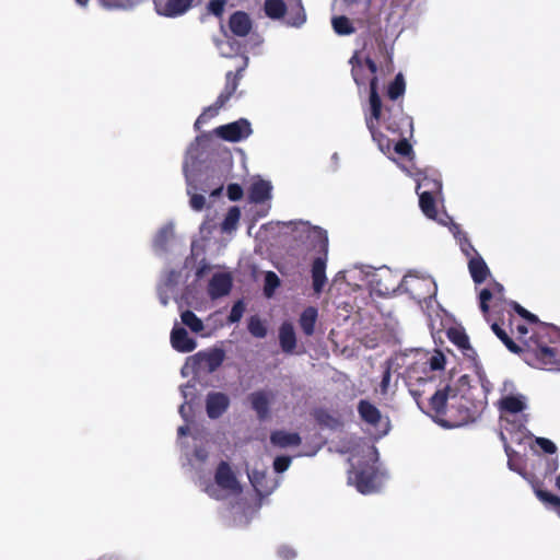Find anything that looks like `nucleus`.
<instances>
[{
    "label": "nucleus",
    "instance_id": "40",
    "mask_svg": "<svg viewBox=\"0 0 560 560\" xmlns=\"http://www.w3.org/2000/svg\"><path fill=\"white\" fill-rule=\"evenodd\" d=\"M492 292L489 289H482L479 293V307L485 315V317L489 314V302L492 299Z\"/></svg>",
    "mask_w": 560,
    "mask_h": 560
},
{
    "label": "nucleus",
    "instance_id": "51",
    "mask_svg": "<svg viewBox=\"0 0 560 560\" xmlns=\"http://www.w3.org/2000/svg\"><path fill=\"white\" fill-rule=\"evenodd\" d=\"M187 409L188 411H190V407H187V404H182L180 407H179V413L180 416L186 420L188 421V412H187Z\"/></svg>",
    "mask_w": 560,
    "mask_h": 560
},
{
    "label": "nucleus",
    "instance_id": "19",
    "mask_svg": "<svg viewBox=\"0 0 560 560\" xmlns=\"http://www.w3.org/2000/svg\"><path fill=\"white\" fill-rule=\"evenodd\" d=\"M448 339L456 345L466 357L472 358L476 352L469 343L466 332L458 328H450L447 331Z\"/></svg>",
    "mask_w": 560,
    "mask_h": 560
},
{
    "label": "nucleus",
    "instance_id": "63",
    "mask_svg": "<svg viewBox=\"0 0 560 560\" xmlns=\"http://www.w3.org/2000/svg\"><path fill=\"white\" fill-rule=\"evenodd\" d=\"M509 466H510L511 469L515 470L511 459H509Z\"/></svg>",
    "mask_w": 560,
    "mask_h": 560
},
{
    "label": "nucleus",
    "instance_id": "42",
    "mask_svg": "<svg viewBox=\"0 0 560 560\" xmlns=\"http://www.w3.org/2000/svg\"><path fill=\"white\" fill-rule=\"evenodd\" d=\"M190 196V207L196 211H201L206 205V198L203 195L191 194L190 189L187 190Z\"/></svg>",
    "mask_w": 560,
    "mask_h": 560
},
{
    "label": "nucleus",
    "instance_id": "54",
    "mask_svg": "<svg viewBox=\"0 0 560 560\" xmlns=\"http://www.w3.org/2000/svg\"><path fill=\"white\" fill-rule=\"evenodd\" d=\"M207 269H209V267L207 265H203L200 268H198L197 277H202V275L206 272Z\"/></svg>",
    "mask_w": 560,
    "mask_h": 560
},
{
    "label": "nucleus",
    "instance_id": "45",
    "mask_svg": "<svg viewBox=\"0 0 560 560\" xmlns=\"http://www.w3.org/2000/svg\"><path fill=\"white\" fill-rule=\"evenodd\" d=\"M224 0H210L208 3V9L215 16H221L224 11Z\"/></svg>",
    "mask_w": 560,
    "mask_h": 560
},
{
    "label": "nucleus",
    "instance_id": "37",
    "mask_svg": "<svg viewBox=\"0 0 560 560\" xmlns=\"http://www.w3.org/2000/svg\"><path fill=\"white\" fill-rule=\"evenodd\" d=\"M408 137H400L394 147L395 152L401 156H409L412 153V147L408 141Z\"/></svg>",
    "mask_w": 560,
    "mask_h": 560
},
{
    "label": "nucleus",
    "instance_id": "18",
    "mask_svg": "<svg viewBox=\"0 0 560 560\" xmlns=\"http://www.w3.org/2000/svg\"><path fill=\"white\" fill-rule=\"evenodd\" d=\"M358 413L364 422L373 427H377L382 419V413L378 408L366 399L359 401Z\"/></svg>",
    "mask_w": 560,
    "mask_h": 560
},
{
    "label": "nucleus",
    "instance_id": "58",
    "mask_svg": "<svg viewBox=\"0 0 560 560\" xmlns=\"http://www.w3.org/2000/svg\"><path fill=\"white\" fill-rule=\"evenodd\" d=\"M556 487L560 490V475L556 479Z\"/></svg>",
    "mask_w": 560,
    "mask_h": 560
},
{
    "label": "nucleus",
    "instance_id": "11",
    "mask_svg": "<svg viewBox=\"0 0 560 560\" xmlns=\"http://www.w3.org/2000/svg\"><path fill=\"white\" fill-rule=\"evenodd\" d=\"M194 0H167L164 3L154 2L159 15L176 18L186 13L192 7Z\"/></svg>",
    "mask_w": 560,
    "mask_h": 560
},
{
    "label": "nucleus",
    "instance_id": "60",
    "mask_svg": "<svg viewBox=\"0 0 560 560\" xmlns=\"http://www.w3.org/2000/svg\"><path fill=\"white\" fill-rule=\"evenodd\" d=\"M77 1H78V3H80L81 5H85V4L89 2V0H77Z\"/></svg>",
    "mask_w": 560,
    "mask_h": 560
},
{
    "label": "nucleus",
    "instance_id": "48",
    "mask_svg": "<svg viewBox=\"0 0 560 560\" xmlns=\"http://www.w3.org/2000/svg\"><path fill=\"white\" fill-rule=\"evenodd\" d=\"M390 366H386V369L384 370L383 372V375H382V381H381V389L383 393H386L387 392V388H388V385H389V382H390Z\"/></svg>",
    "mask_w": 560,
    "mask_h": 560
},
{
    "label": "nucleus",
    "instance_id": "27",
    "mask_svg": "<svg viewBox=\"0 0 560 560\" xmlns=\"http://www.w3.org/2000/svg\"><path fill=\"white\" fill-rule=\"evenodd\" d=\"M406 83L401 73L396 74L395 79L388 84L386 96L390 101H397L405 94Z\"/></svg>",
    "mask_w": 560,
    "mask_h": 560
},
{
    "label": "nucleus",
    "instance_id": "43",
    "mask_svg": "<svg viewBox=\"0 0 560 560\" xmlns=\"http://www.w3.org/2000/svg\"><path fill=\"white\" fill-rule=\"evenodd\" d=\"M536 444L547 454H555L557 452L556 444L546 438H537Z\"/></svg>",
    "mask_w": 560,
    "mask_h": 560
},
{
    "label": "nucleus",
    "instance_id": "10",
    "mask_svg": "<svg viewBox=\"0 0 560 560\" xmlns=\"http://www.w3.org/2000/svg\"><path fill=\"white\" fill-rule=\"evenodd\" d=\"M230 406V398L221 392H210L206 398V411L210 419L220 418Z\"/></svg>",
    "mask_w": 560,
    "mask_h": 560
},
{
    "label": "nucleus",
    "instance_id": "39",
    "mask_svg": "<svg viewBox=\"0 0 560 560\" xmlns=\"http://www.w3.org/2000/svg\"><path fill=\"white\" fill-rule=\"evenodd\" d=\"M244 311H245V305H244L243 301L240 300V301L235 302L234 305L232 306L230 315L228 317L229 323L233 324V323L240 322L244 314Z\"/></svg>",
    "mask_w": 560,
    "mask_h": 560
},
{
    "label": "nucleus",
    "instance_id": "21",
    "mask_svg": "<svg viewBox=\"0 0 560 560\" xmlns=\"http://www.w3.org/2000/svg\"><path fill=\"white\" fill-rule=\"evenodd\" d=\"M271 185L267 180L255 182L249 188V199L255 203H264L271 198Z\"/></svg>",
    "mask_w": 560,
    "mask_h": 560
},
{
    "label": "nucleus",
    "instance_id": "61",
    "mask_svg": "<svg viewBox=\"0 0 560 560\" xmlns=\"http://www.w3.org/2000/svg\"><path fill=\"white\" fill-rule=\"evenodd\" d=\"M429 184V180L428 179H424L421 184H419L418 188H420L421 186L423 185H428Z\"/></svg>",
    "mask_w": 560,
    "mask_h": 560
},
{
    "label": "nucleus",
    "instance_id": "55",
    "mask_svg": "<svg viewBox=\"0 0 560 560\" xmlns=\"http://www.w3.org/2000/svg\"><path fill=\"white\" fill-rule=\"evenodd\" d=\"M558 354L560 355V351L558 350ZM545 370H560V363L558 365H555L552 368H544Z\"/></svg>",
    "mask_w": 560,
    "mask_h": 560
},
{
    "label": "nucleus",
    "instance_id": "64",
    "mask_svg": "<svg viewBox=\"0 0 560 560\" xmlns=\"http://www.w3.org/2000/svg\"><path fill=\"white\" fill-rule=\"evenodd\" d=\"M510 328H511V332H514V328H513V323H512V320H510Z\"/></svg>",
    "mask_w": 560,
    "mask_h": 560
},
{
    "label": "nucleus",
    "instance_id": "3",
    "mask_svg": "<svg viewBox=\"0 0 560 560\" xmlns=\"http://www.w3.org/2000/svg\"><path fill=\"white\" fill-rule=\"evenodd\" d=\"M304 232L306 233L307 240L311 241L313 247L317 249L318 256L313 260L312 264V281H313V290L315 293L319 294L326 282V265H327V255H328V236L327 232L318 226H310L306 223H303Z\"/></svg>",
    "mask_w": 560,
    "mask_h": 560
},
{
    "label": "nucleus",
    "instance_id": "56",
    "mask_svg": "<svg viewBox=\"0 0 560 560\" xmlns=\"http://www.w3.org/2000/svg\"><path fill=\"white\" fill-rule=\"evenodd\" d=\"M556 469H557V460L555 459V460H552V465H551V467H550L549 471H550V472H552V471H555Z\"/></svg>",
    "mask_w": 560,
    "mask_h": 560
},
{
    "label": "nucleus",
    "instance_id": "26",
    "mask_svg": "<svg viewBox=\"0 0 560 560\" xmlns=\"http://www.w3.org/2000/svg\"><path fill=\"white\" fill-rule=\"evenodd\" d=\"M419 206L422 212L429 219H435L438 215L435 198L433 191H421L419 192Z\"/></svg>",
    "mask_w": 560,
    "mask_h": 560
},
{
    "label": "nucleus",
    "instance_id": "14",
    "mask_svg": "<svg viewBox=\"0 0 560 560\" xmlns=\"http://www.w3.org/2000/svg\"><path fill=\"white\" fill-rule=\"evenodd\" d=\"M172 347L183 353L191 352L196 349L197 342L188 336L183 327H174L171 331Z\"/></svg>",
    "mask_w": 560,
    "mask_h": 560
},
{
    "label": "nucleus",
    "instance_id": "49",
    "mask_svg": "<svg viewBox=\"0 0 560 560\" xmlns=\"http://www.w3.org/2000/svg\"><path fill=\"white\" fill-rule=\"evenodd\" d=\"M167 237H168V231L166 229H163L159 232L155 243L162 245L167 241Z\"/></svg>",
    "mask_w": 560,
    "mask_h": 560
},
{
    "label": "nucleus",
    "instance_id": "22",
    "mask_svg": "<svg viewBox=\"0 0 560 560\" xmlns=\"http://www.w3.org/2000/svg\"><path fill=\"white\" fill-rule=\"evenodd\" d=\"M317 317L318 311L314 306H307L301 313L299 325L305 336H312L314 334Z\"/></svg>",
    "mask_w": 560,
    "mask_h": 560
},
{
    "label": "nucleus",
    "instance_id": "52",
    "mask_svg": "<svg viewBox=\"0 0 560 560\" xmlns=\"http://www.w3.org/2000/svg\"><path fill=\"white\" fill-rule=\"evenodd\" d=\"M188 432H189V428H188V425H182V427H179V428H178V430H177V434H178L179 436H185V435H187V434H188Z\"/></svg>",
    "mask_w": 560,
    "mask_h": 560
},
{
    "label": "nucleus",
    "instance_id": "6",
    "mask_svg": "<svg viewBox=\"0 0 560 560\" xmlns=\"http://www.w3.org/2000/svg\"><path fill=\"white\" fill-rule=\"evenodd\" d=\"M385 128L399 136H412L413 122L412 118L404 113L402 103L385 105L382 119Z\"/></svg>",
    "mask_w": 560,
    "mask_h": 560
},
{
    "label": "nucleus",
    "instance_id": "59",
    "mask_svg": "<svg viewBox=\"0 0 560 560\" xmlns=\"http://www.w3.org/2000/svg\"><path fill=\"white\" fill-rule=\"evenodd\" d=\"M488 385H489V382H488V381H486V382H483V381H482V387H483L486 390H489Z\"/></svg>",
    "mask_w": 560,
    "mask_h": 560
},
{
    "label": "nucleus",
    "instance_id": "62",
    "mask_svg": "<svg viewBox=\"0 0 560 560\" xmlns=\"http://www.w3.org/2000/svg\"><path fill=\"white\" fill-rule=\"evenodd\" d=\"M432 184L434 185V187H435L438 190L441 188L440 183H438V182H433Z\"/></svg>",
    "mask_w": 560,
    "mask_h": 560
},
{
    "label": "nucleus",
    "instance_id": "33",
    "mask_svg": "<svg viewBox=\"0 0 560 560\" xmlns=\"http://www.w3.org/2000/svg\"><path fill=\"white\" fill-rule=\"evenodd\" d=\"M180 318L183 324L189 327L191 331L198 334L203 330L202 320L192 311L186 310L182 313Z\"/></svg>",
    "mask_w": 560,
    "mask_h": 560
},
{
    "label": "nucleus",
    "instance_id": "38",
    "mask_svg": "<svg viewBox=\"0 0 560 560\" xmlns=\"http://www.w3.org/2000/svg\"><path fill=\"white\" fill-rule=\"evenodd\" d=\"M430 371H440L444 369L445 357L441 351H435L433 355L428 360Z\"/></svg>",
    "mask_w": 560,
    "mask_h": 560
},
{
    "label": "nucleus",
    "instance_id": "29",
    "mask_svg": "<svg viewBox=\"0 0 560 560\" xmlns=\"http://www.w3.org/2000/svg\"><path fill=\"white\" fill-rule=\"evenodd\" d=\"M500 408L510 413H518L525 409V402L521 397L509 395L500 400Z\"/></svg>",
    "mask_w": 560,
    "mask_h": 560
},
{
    "label": "nucleus",
    "instance_id": "15",
    "mask_svg": "<svg viewBox=\"0 0 560 560\" xmlns=\"http://www.w3.org/2000/svg\"><path fill=\"white\" fill-rule=\"evenodd\" d=\"M229 27L231 32L238 36H246L252 30V21L249 15L243 11H236L229 19Z\"/></svg>",
    "mask_w": 560,
    "mask_h": 560
},
{
    "label": "nucleus",
    "instance_id": "5",
    "mask_svg": "<svg viewBox=\"0 0 560 560\" xmlns=\"http://www.w3.org/2000/svg\"><path fill=\"white\" fill-rule=\"evenodd\" d=\"M382 119V100L378 94V79L373 78L370 82L369 113H365V125L374 141L381 150L389 149V139L377 130Z\"/></svg>",
    "mask_w": 560,
    "mask_h": 560
},
{
    "label": "nucleus",
    "instance_id": "53",
    "mask_svg": "<svg viewBox=\"0 0 560 560\" xmlns=\"http://www.w3.org/2000/svg\"><path fill=\"white\" fill-rule=\"evenodd\" d=\"M206 491H207V493H208L211 498H214V499H217V500H219V499H220V495H219V494H217V491H215L214 489H212V487H208V488L206 489Z\"/></svg>",
    "mask_w": 560,
    "mask_h": 560
},
{
    "label": "nucleus",
    "instance_id": "32",
    "mask_svg": "<svg viewBox=\"0 0 560 560\" xmlns=\"http://www.w3.org/2000/svg\"><path fill=\"white\" fill-rule=\"evenodd\" d=\"M334 31L338 35H350L354 33L355 28L352 26L350 20L345 15L335 16L331 21Z\"/></svg>",
    "mask_w": 560,
    "mask_h": 560
},
{
    "label": "nucleus",
    "instance_id": "23",
    "mask_svg": "<svg viewBox=\"0 0 560 560\" xmlns=\"http://www.w3.org/2000/svg\"><path fill=\"white\" fill-rule=\"evenodd\" d=\"M468 268L474 282L477 284L485 282L490 275L486 261L480 256L471 258Z\"/></svg>",
    "mask_w": 560,
    "mask_h": 560
},
{
    "label": "nucleus",
    "instance_id": "47",
    "mask_svg": "<svg viewBox=\"0 0 560 560\" xmlns=\"http://www.w3.org/2000/svg\"><path fill=\"white\" fill-rule=\"evenodd\" d=\"M363 63H364V67H366V69L369 70V72L372 74V78L369 80V83L371 82V80L373 78H376V72H377V65L376 62L370 58V57H366L364 60H363Z\"/></svg>",
    "mask_w": 560,
    "mask_h": 560
},
{
    "label": "nucleus",
    "instance_id": "34",
    "mask_svg": "<svg viewBox=\"0 0 560 560\" xmlns=\"http://www.w3.org/2000/svg\"><path fill=\"white\" fill-rule=\"evenodd\" d=\"M248 331L256 338H265L267 336V327L257 315H253L248 319Z\"/></svg>",
    "mask_w": 560,
    "mask_h": 560
},
{
    "label": "nucleus",
    "instance_id": "25",
    "mask_svg": "<svg viewBox=\"0 0 560 560\" xmlns=\"http://www.w3.org/2000/svg\"><path fill=\"white\" fill-rule=\"evenodd\" d=\"M491 329L512 353H522L524 355L525 348L520 347L499 323H492Z\"/></svg>",
    "mask_w": 560,
    "mask_h": 560
},
{
    "label": "nucleus",
    "instance_id": "41",
    "mask_svg": "<svg viewBox=\"0 0 560 560\" xmlns=\"http://www.w3.org/2000/svg\"><path fill=\"white\" fill-rule=\"evenodd\" d=\"M291 464V457L290 456H277L273 460V469L276 472L281 474L284 472Z\"/></svg>",
    "mask_w": 560,
    "mask_h": 560
},
{
    "label": "nucleus",
    "instance_id": "7",
    "mask_svg": "<svg viewBox=\"0 0 560 560\" xmlns=\"http://www.w3.org/2000/svg\"><path fill=\"white\" fill-rule=\"evenodd\" d=\"M377 474L374 464L361 462L349 470L348 482L353 485L360 493L369 494L375 492L378 488Z\"/></svg>",
    "mask_w": 560,
    "mask_h": 560
},
{
    "label": "nucleus",
    "instance_id": "31",
    "mask_svg": "<svg viewBox=\"0 0 560 560\" xmlns=\"http://www.w3.org/2000/svg\"><path fill=\"white\" fill-rule=\"evenodd\" d=\"M241 218V210L237 207H231L221 224L222 232L230 233L237 228Z\"/></svg>",
    "mask_w": 560,
    "mask_h": 560
},
{
    "label": "nucleus",
    "instance_id": "20",
    "mask_svg": "<svg viewBox=\"0 0 560 560\" xmlns=\"http://www.w3.org/2000/svg\"><path fill=\"white\" fill-rule=\"evenodd\" d=\"M270 442L279 447H288L299 446L302 440L299 433L277 430L270 434Z\"/></svg>",
    "mask_w": 560,
    "mask_h": 560
},
{
    "label": "nucleus",
    "instance_id": "9",
    "mask_svg": "<svg viewBox=\"0 0 560 560\" xmlns=\"http://www.w3.org/2000/svg\"><path fill=\"white\" fill-rule=\"evenodd\" d=\"M215 483L223 490L232 493L242 491L241 485L228 462H220L214 474Z\"/></svg>",
    "mask_w": 560,
    "mask_h": 560
},
{
    "label": "nucleus",
    "instance_id": "2",
    "mask_svg": "<svg viewBox=\"0 0 560 560\" xmlns=\"http://www.w3.org/2000/svg\"><path fill=\"white\" fill-rule=\"evenodd\" d=\"M510 305L522 318L530 324L538 325L537 330L529 340L524 341V361L533 368H552L558 365L560 363L558 349L550 345L560 343V328L551 324L541 323L535 314L515 301H512Z\"/></svg>",
    "mask_w": 560,
    "mask_h": 560
},
{
    "label": "nucleus",
    "instance_id": "50",
    "mask_svg": "<svg viewBox=\"0 0 560 560\" xmlns=\"http://www.w3.org/2000/svg\"><path fill=\"white\" fill-rule=\"evenodd\" d=\"M515 330L518 335L517 338L521 340L528 334V329L524 324H516Z\"/></svg>",
    "mask_w": 560,
    "mask_h": 560
},
{
    "label": "nucleus",
    "instance_id": "30",
    "mask_svg": "<svg viewBox=\"0 0 560 560\" xmlns=\"http://www.w3.org/2000/svg\"><path fill=\"white\" fill-rule=\"evenodd\" d=\"M306 20V14L302 5L301 0H298L296 4L291 7L288 14V25L299 27Z\"/></svg>",
    "mask_w": 560,
    "mask_h": 560
},
{
    "label": "nucleus",
    "instance_id": "4",
    "mask_svg": "<svg viewBox=\"0 0 560 560\" xmlns=\"http://www.w3.org/2000/svg\"><path fill=\"white\" fill-rule=\"evenodd\" d=\"M248 65V58L244 57L242 66H240L236 71H228L225 74V85L223 91L219 94L215 102L208 106L197 118L195 121V128L199 129L201 124H206L209 118L218 115L219 110L231 100V97L235 94L240 81L243 78L244 71Z\"/></svg>",
    "mask_w": 560,
    "mask_h": 560
},
{
    "label": "nucleus",
    "instance_id": "24",
    "mask_svg": "<svg viewBox=\"0 0 560 560\" xmlns=\"http://www.w3.org/2000/svg\"><path fill=\"white\" fill-rule=\"evenodd\" d=\"M349 63L351 65V75L354 83L358 85V88L365 86L368 82L366 69L358 52H354V55L350 58Z\"/></svg>",
    "mask_w": 560,
    "mask_h": 560
},
{
    "label": "nucleus",
    "instance_id": "13",
    "mask_svg": "<svg viewBox=\"0 0 560 560\" xmlns=\"http://www.w3.org/2000/svg\"><path fill=\"white\" fill-rule=\"evenodd\" d=\"M248 399L257 418L260 421L267 420L270 416V394L265 390H256L248 396Z\"/></svg>",
    "mask_w": 560,
    "mask_h": 560
},
{
    "label": "nucleus",
    "instance_id": "16",
    "mask_svg": "<svg viewBox=\"0 0 560 560\" xmlns=\"http://www.w3.org/2000/svg\"><path fill=\"white\" fill-rule=\"evenodd\" d=\"M198 360L205 364L208 372L217 371L225 359V352L221 348H213L209 351H200L196 354Z\"/></svg>",
    "mask_w": 560,
    "mask_h": 560
},
{
    "label": "nucleus",
    "instance_id": "17",
    "mask_svg": "<svg viewBox=\"0 0 560 560\" xmlns=\"http://www.w3.org/2000/svg\"><path fill=\"white\" fill-rule=\"evenodd\" d=\"M279 343L284 353H293L296 347L294 327L290 322H283L279 328Z\"/></svg>",
    "mask_w": 560,
    "mask_h": 560
},
{
    "label": "nucleus",
    "instance_id": "44",
    "mask_svg": "<svg viewBox=\"0 0 560 560\" xmlns=\"http://www.w3.org/2000/svg\"><path fill=\"white\" fill-rule=\"evenodd\" d=\"M226 194L231 201H237L243 197V188L238 184H230Z\"/></svg>",
    "mask_w": 560,
    "mask_h": 560
},
{
    "label": "nucleus",
    "instance_id": "57",
    "mask_svg": "<svg viewBox=\"0 0 560 560\" xmlns=\"http://www.w3.org/2000/svg\"><path fill=\"white\" fill-rule=\"evenodd\" d=\"M495 289L499 293H502L503 292V285L500 284V283H495Z\"/></svg>",
    "mask_w": 560,
    "mask_h": 560
},
{
    "label": "nucleus",
    "instance_id": "36",
    "mask_svg": "<svg viewBox=\"0 0 560 560\" xmlns=\"http://www.w3.org/2000/svg\"><path fill=\"white\" fill-rule=\"evenodd\" d=\"M280 285V279L273 271H268L265 275L264 293L267 298H270L275 290Z\"/></svg>",
    "mask_w": 560,
    "mask_h": 560
},
{
    "label": "nucleus",
    "instance_id": "8",
    "mask_svg": "<svg viewBox=\"0 0 560 560\" xmlns=\"http://www.w3.org/2000/svg\"><path fill=\"white\" fill-rule=\"evenodd\" d=\"M253 132L250 122L246 118H240L236 121L219 126L214 133L222 140L229 142H240L247 139Z\"/></svg>",
    "mask_w": 560,
    "mask_h": 560
},
{
    "label": "nucleus",
    "instance_id": "46",
    "mask_svg": "<svg viewBox=\"0 0 560 560\" xmlns=\"http://www.w3.org/2000/svg\"><path fill=\"white\" fill-rule=\"evenodd\" d=\"M277 553L282 560H292L296 556L295 550L285 545L279 547Z\"/></svg>",
    "mask_w": 560,
    "mask_h": 560
},
{
    "label": "nucleus",
    "instance_id": "35",
    "mask_svg": "<svg viewBox=\"0 0 560 560\" xmlns=\"http://www.w3.org/2000/svg\"><path fill=\"white\" fill-rule=\"evenodd\" d=\"M535 493L541 502L550 505L560 516V497L540 488H536Z\"/></svg>",
    "mask_w": 560,
    "mask_h": 560
},
{
    "label": "nucleus",
    "instance_id": "12",
    "mask_svg": "<svg viewBox=\"0 0 560 560\" xmlns=\"http://www.w3.org/2000/svg\"><path fill=\"white\" fill-rule=\"evenodd\" d=\"M232 289V277L226 272L214 273L208 284V293L211 299L228 295Z\"/></svg>",
    "mask_w": 560,
    "mask_h": 560
},
{
    "label": "nucleus",
    "instance_id": "28",
    "mask_svg": "<svg viewBox=\"0 0 560 560\" xmlns=\"http://www.w3.org/2000/svg\"><path fill=\"white\" fill-rule=\"evenodd\" d=\"M264 9L266 15L273 20L283 18L287 12V5L283 0H266Z\"/></svg>",
    "mask_w": 560,
    "mask_h": 560
},
{
    "label": "nucleus",
    "instance_id": "1",
    "mask_svg": "<svg viewBox=\"0 0 560 560\" xmlns=\"http://www.w3.org/2000/svg\"><path fill=\"white\" fill-rule=\"evenodd\" d=\"M435 383L433 377L420 378L419 386L422 389H412L411 394L419 408L430 416L438 424L446 429L459 428L475 422L481 413L482 404L472 401L450 385L435 388L429 398L423 396L430 393Z\"/></svg>",
    "mask_w": 560,
    "mask_h": 560
}]
</instances>
